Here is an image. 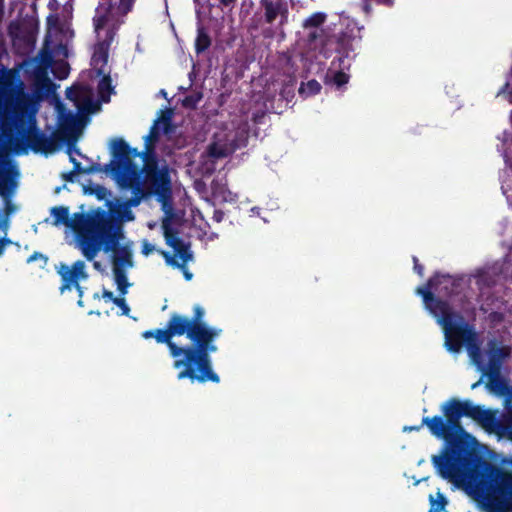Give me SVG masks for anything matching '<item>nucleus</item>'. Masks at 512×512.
Segmentation results:
<instances>
[{
    "instance_id": "obj_2",
    "label": "nucleus",
    "mask_w": 512,
    "mask_h": 512,
    "mask_svg": "<svg viewBox=\"0 0 512 512\" xmlns=\"http://www.w3.org/2000/svg\"><path fill=\"white\" fill-rule=\"evenodd\" d=\"M425 306L437 318L442 326L445 335V346L448 351L458 353L464 344L471 361L489 377L487 387L495 393H503L504 384L493 377L498 374L501 363L510 355L511 349L508 346H497L491 343L486 353L487 361L483 359L480 351V342L476 332L464 322L462 317L452 312L450 306L443 301L429 297L423 293Z\"/></svg>"
},
{
    "instance_id": "obj_62",
    "label": "nucleus",
    "mask_w": 512,
    "mask_h": 512,
    "mask_svg": "<svg viewBox=\"0 0 512 512\" xmlns=\"http://www.w3.org/2000/svg\"><path fill=\"white\" fill-rule=\"evenodd\" d=\"M75 151H76V153H77L78 155H80V154H81V153H80V151H79V149H76Z\"/></svg>"
},
{
    "instance_id": "obj_38",
    "label": "nucleus",
    "mask_w": 512,
    "mask_h": 512,
    "mask_svg": "<svg viewBox=\"0 0 512 512\" xmlns=\"http://www.w3.org/2000/svg\"><path fill=\"white\" fill-rule=\"evenodd\" d=\"M158 136H159V133L156 129V127H152L151 130H150V133L149 135L146 136L145 140H146V144H150L151 147L154 149V143L157 141L158 139Z\"/></svg>"
},
{
    "instance_id": "obj_55",
    "label": "nucleus",
    "mask_w": 512,
    "mask_h": 512,
    "mask_svg": "<svg viewBox=\"0 0 512 512\" xmlns=\"http://www.w3.org/2000/svg\"><path fill=\"white\" fill-rule=\"evenodd\" d=\"M414 430H416V426H415V425H412V426H404V427H403V431H404V432H406V431L411 432V431H414Z\"/></svg>"
},
{
    "instance_id": "obj_47",
    "label": "nucleus",
    "mask_w": 512,
    "mask_h": 512,
    "mask_svg": "<svg viewBox=\"0 0 512 512\" xmlns=\"http://www.w3.org/2000/svg\"><path fill=\"white\" fill-rule=\"evenodd\" d=\"M67 75H68V67L66 65H64L61 69H59V72L56 74V76L59 79H64L67 77Z\"/></svg>"
},
{
    "instance_id": "obj_20",
    "label": "nucleus",
    "mask_w": 512,
    "mask_h": 512,
    "mask_svg": "<svg viewBox=\"0 0 512 512\" xmlns=\"http://www.w3.org/2000/svg\"><path fill=\"white\" fill-rule=\"evenodd\" d=\"M306 30L308 31L306 34L308 45L313 48H319L320 53L326 58L330 57L328 54L329 49L327 48L329 36L325 33V30L323 28H311Z\"/></svg>"
},
{
    "instance_id": "obj_18",
    "label": "nucleus",
    "mask_w": 512,
    "mask_h": 512,
    "mask_svg": "<svg viewBox=\"0 0 512 512\" xmlns=\"http://www.w3.org/2000/svg\"><path fill=\"white\" fill-rule=\"evenodd\" d=\"M505 145L504 157L508 167L502 175V191L507 201L512 203V139L506 140Z\"/></svg>"
},
{
    "instance_id": "obj_43",
    "label": "nucleus",
    "mask_w": 512,
    "mask_h": 512,
    "mask_svg": "<svg viewBox=\"0 0 512 512\" xmlns=\"http://www.w3.org/2000/svg\"><path fill=\"white\" fill-rule=\"evenodd\" d=\"M155 250V246L148 241H144L142 244V254L145 256L150 255Z\"/></svg>"
},
{
    "instance_id": "obj_36",
    "label": "nucleus",
    "mask_w": 512,
    "mask_h": 512,
    "mask_svg": "<svg viewBox=\"0 0 512 512\" xmlns=\"http://www.w3.org/2000/svg\"><path fill=\"white\" fill-rule=\"evenodd\" d=\"M81 96V90L76 87H69L66 89V97L67 99L78 102L79 98Z\"/></svg>"
},
{
    "instance_id": "obj_42",
    "label": "nucleus",
    "mask_w": 512,
    "mask_h": 512,
    "mask_svg": "<svg viewBox=\"0 0 512 512\" xmlns=\"http://www.w3.org/2000/svg\"><path fill=\"white\" fill-rule=\"evenodd\" d=\"M101 171H104V167H102L100 164L93 163L88 167H85V174H92Z\"/></svg>"
},
{
    "instance_id": "obj_52",
    "label": "nucleus",
    "mask_w": 512,
    "mask_h": 512,
    "mask_svg": "<svg viewBox=\"0 0 512 512\" xmlns=\"http://www.w3.org/2000/svg\"><path fill=\"white\" fill-rule=\"evenodd\" d=\"M220 4L224 7L233 6L236 0H219Z\"/></svg>"
},
{
    "instance_id": "obj_54",
    "label": "nucleus",
    "mask_w": 512,
    "mask_h": 512,
    "mask_svg": "<svg viewBox=\"0 0 512 512\" xmlns=\"http://www.w3.org/2000/svg\"><path fill=\"white\" fill-rule=\"evenodd\" d=\"M181 270L183 271L186 280H190L192 278V273H190L186 267Z\"/></svg>"
},
{
    "instance_id": "obj_48",
    "label": "nucleus",
    "mask_w": 512,
    "mask_h": 512,
    "mask_svg": "<svg viewBox=\"0 0 512 512\" xmlns=\"http://www.w3.org/2000/svg\"><path fill=\"white\" fill-rule=\"evenodd\" d=\"M224 218V212L221 211V210H215L214 211V215H213V219L216 221V222H221Z\"/></svg>"
},
{
    "instance_id": "obj_39",
    "label": "nucleus",
    "mask_w": 512,
    "mask_h": 512,
    "mask_svg": "<svg viewBox=\"0 0 512 512\" xmlns=\"http://www.w3.org/2000/svg\"><path fill=\"white\" fill-rule=\"evenodd\" d=\"M70 161L73 164L72 171L78 175V174H85V167L82 166V164L77 161L74 157L70 156Z\"/></svg>"
},
{
    "instance_id": "obj_41",
    "label": "nucleus",
    "mask_w": 512,
    "mask_h": 512,
    "mask_svg": "<svg viewBox=\"0 0 512 512\" xmlns=\"http://www.w3.org/2000/svg\"><path fill=\"white\" fill-rule=\"evenodd\" d=\"M37 260H41L43 265H45L47 263L48 258L39 252H34L32 255L29 256L27 262L30 263Z\"/></svg>"
},
{
    "instance_id": "obj_30",
    "label": "nucleus",
    "mask_w": 512,
    "mask_h": 512,
    "mask_svg": "<svg viewBox=\"0 0 512 512\" xmlns=\"http://www.w3.org/2000/svg\"><path fill=\"white\" fill-rule=\"evenodd\" d=\"M113 274L118 290L122 295L126 294L127 288L129 287L126 271L124 269L117 268L116 270H113Z\"/></svg>"
},
{
    "instance_id": "obj_5",
    "label": "nucleus",
    "mask_w": 512,
    "mask_h": 512,
    "mask_svg": "<svg viewBox=\"0 0 512 512\" xmlns=\"http://www.w3.org/2000/svg\"><path fill=\"white\" fill-rule=\"evenodd\" d=\"M117 221L113 214L97 208L88 213H74L69 225L76 234L77 244L83 256L92 261L99 252L102 239H111V227Z\"/></svg>"
},
{
    "instance_id": "obj_4",
    "label": "nucleus",
    "mask_w": 512,
    "mask_h": 512,
    "mask_svg": "<svg viewBox=\"0 0 512 512\" xmlns=\"http://www.w3.org/2000/svg\"><path fill=\"white\" fill-rule=\"evenodd\" d=\"M142 166H136L131 171V177H126L119 184L123 189L132 191L127 199L128 206H138L141 201L150 196H156L158 201L166 206L172 196V181L170 168L165 160L159 159L150 144L142 152Z\"/></svg>"
},
{
    "instance_id": "obj_29",
    "label": "nucleus",
    "mask_w": 512,
    "mask_h": 512,
    "mask_svg": "<svg viewBox=\"0 0 512 512\" xmlns=\"http://www.w3.org/2000/svg\"><path fill=\"white\" fill-rule=\"evenodd\" d=\"M136 0H117V2L113 3L115 14L118 17H126L130 12H132Z\"/></svg>"
},
{
    "instance_id": "obj_22",
    "label": "nucleus",
    "mask_w": 512,
    "mask_h": 512,
    "mask_svg": "<svg viewBox=\"0 0 512 512\" xmlns=\"http://www.w3.org/2000/svg\"><path fill=\"white\" fill-rule=\"evenodd\" d=\"M78 118L72 112L61 113L60 115V129L61 132L67 136H72L76 133L78 128Z\"/></svg>"
},
{
    "instance_id": "obj_61",
    "label": "nucleus",
    "mask_w": 512,
    "mask_h": 512,
    "mask_svg": "<svg viewBox=\"0 0 512 512\" xmlns=\"http://www.w3.org/2000/svg\"><path fill=\"white\" fill-rule=\"evenodd\" d=\"M161 96H166L165 90H161Z\"/></svg>"
},
{
    "instance_id": "obj_13",
    "label": "nucleus",
    "mask_w": 512,
    "mask_h": 512,
    "mask_svg": "<svg viewBox=\"0 0 512 512\" xmlns=\"http://www.w3.org/2000/svg\"><path fill=\"white\" fill-rule=\"evenodd\" d=\"M351 65V57L334 58L326 72L325 83L333 85L337 89L346 85L350 79V75L347 72L350 70Z\"/></svg>"
},
{
    "instance_id": "obj_15",
    "label": "nucleus",
    "mask_w": 512,
    "mask_h": 512,
    "mask_svg": "<svg viewBox=\"0 0 512 512\" xmlns=\"http://www.w3.org/2000/svg\"><path fill=\"white\" fill-rule=\"evenodd\" d=\"M355 37L350 32L342 31L337 35L329 36L327 47L333 46L337 53L336 58L351 57V53L354 51L353 42Z\"/></svg>"
},
{
    "instance_id": "obj_59",
    "label": "nucleus",
    "mask_w": 512,
    "mask_h": 512,
    "mask_svg": "<svg viewBox=\"0 0 512 512\" xmlns=\"http://www.w3.org/2000/svg\"><path fill=\"white\" fill-rule=\"evenodd\" d=\"M52 62L51 56H47V63L50 64Z\"/></svg>"
},
{
    "instance_id": "obj_12",
    "label": "nucleus",
    "mask_w": 512,
    "mask_h": 512,
    "mask_svg": "<svg viewBox=\"0 0 512 512\" xmlns=\"http://www.w3.org/2000/svg\"><path fill=\"white\" fill-rule=\"evenodd\" d=\"M260 7L263 9L264 22L273 25L278 20V28L288 24L289 8L285 0H260Z\"/></svg>"
},
{
    "instance_id": "obj_7",
    "label": "nucleus",
    "mask_w": 512,
    "mask_h": 512,
    "mask_svg": "<svg viewBox=\"0 0 512 512\" xmlns=\"http://www.w3.org/2000/svg\"><path fill=\"white\" fill-rule=\"evenodd\" d=\"M111 239H102L99 243V251L112 252L113 270L124 269L133 266L132 252L128 246H121L120 241L124 239V231L120 221H116L111 227Z\"/></svg>"
},
{
    "instance_id": "obj_25",
    "label": "nucleus",
    "mask_w": 512,
    "mask_h": 512,
    "mask_svg": "<svg viewBox=\"0 0 512 512\" xmlns=\"http://www.w3.org/2000/svg\"><path fill=\"white\" fill-rule=\"evenodd\" d=\"M51 215L53 217V224L55 226L59 225H69L70 215L69 208L66 206H56L51 209Z\"/></svg>"
},
{
    "instance_id": "obj_53",
    "label": "nucleus",
    "mask_w": 512,
    "mask_h": 512,
    "mask_svg": "<svg viewBox=\"0 0 512 512\" xmlns=\"http://www.w3.org/2000/svg\"><path fill=\"white\" fill-rule=\"evenodd\" d=\"M4 1L5 0H0V22L2 21L3 16H4V8H5Z\"/></svg>"
},
{
    "instance_id": "obj_33",
    "label": "nucleus",
    "mask_w": 512,
    "mask_h": 512,
    "mask_svg": "<svg viewBox=\"0 0 512 512\" xmlns=\"http://www.w3.org/2000/svg\"><path fill=\"white\" fill-rule=\"evenodd\" d=\"M296 84L295 78H290L287 83H285L280 91V95L282 98L289 100L294 96V88Z\"/></svg>"
},
{
    "instance_id": "obj_60",
    "label": "nucleus",
    "mask_w": 512,
    "mask_h": 512,
    "mask_svg": "<svg viewBox=\"0 0 512 512\" xmlns=\"http://www.w3.org/2000/svg\"><path fill=\"white\" fill-rule=\"evenodd\" d=\"M161 96H166L165 90H161Z\"/></svg>"
},
{
    "instance_id": "obj_19",
    "label": "nucleus",
    "mask_w": 512,
    "mask_h": 512,
    "mask_svg": "<svg viewBox=\"0 0 512 512\" xmlns=\"http://www.w3.org/2000/svg\"><path fill=\"white\" fill-rule=\"evenodd\" d=\"M443 412L448 422H456L464 415L472 413L471 403L468 401L450 400L443 405Z\"/></svg>"
},
{
    "instance_id": "obj_27",
    "label": "nucleus",
    "mask_w": 512,
    "mask_h": 512,
    "mask_svg": "<svg viewBox=\"0 0 512 512\" xmlns=\"http://www.w3.org/2000/svg\"><path fill=\"white\" fill-rule=\"evenodd\" d=\"M85 194L94 195L98 200H104L111 195L110 190L99 184H88L83 187Z\"/></svg>"
},
{
    "instance_id": "obj_28",
    "label": "nucleus",
    "mask_w": 512,
    "mask_h": 512,
    "mask_svg": "<svg viewBox=\"0 0 512 512\" xmlns=\"http://www.w3.org/2000/svg\"><path fill=\"white\" fill-rule=\"evenodd\" d=\"M321 88V84L317 80L312 79L309 80L307 83H302L301 86L299 87L298 92L303 97H310L319 94Z\"/></svg>"
},
{
    "instance_id": "obj_31",
    "label": "nucleus",
    "mask_w": 512,
    "mask_h": 512,
    "mask_svg": "<svg viewBox=\"0 0 512 512\" xmlns=\"http://www.w3.org/2000/svg\"><path fill=\"white\" fill-rule=\"evenodd\" d=\"M431 508L429 512H441L444 510L447 501L444 496L440 493H436L435 496H430Z\"/></svg>"
},
{
    "instance_id": "obj_6",
    "label": "nucleus",
    "mask_w": 512,
    "mask_h": 512,
    "mask_svg": "<svg viewBox=\"0 0 512 512\" xmlns=\"http://www.w3.org/2000/svg\"><path fill=\"white\" fill-rule=\"evenodd\" d=\"M112 160L104 166V172L111 173L119 185L123 179H129V173L137 166L133 158L141 157L142 152L136 148H131L122 138H116L112 141L111 147Z\"/></svg>"
},
{
    "instance_id": "obj_57",
    "label": "nucleus",
    "mask_w": 512,
    "mask_h": 512,
    "mask_svg": "<svg viewBox=\"0 0 512 512\" xmlns=\"http://www.w3.org/2000/svg\"><path fill=\"white\" fill-rule=\"evenodd\" d=\"M412 260H413V268L416 269V256H413Z\"/></svg>"
},
{
    "instance_id": "obj_58",
    "label": "nucleus",
    "mask_w": 512,
    "mask_h": 512,
    "mask_svg": "<svg viewBox=\"0 0 512 512\" xmlns=\"http://www.w3.org/2000/svg\"><path fill=\"white\" fill-rule=\"evenodd\" d=\"M94 267H95L96 269H99V268H100V263H99V262H94Z\"/></svg>"
},
{
    "instance_id": "obj_11",
    "label": "nucleus",
    "mask_w": 512,
    "mask_h": 512,
    "mask_svg": "<svg viewBox=\"0 0 512 512\" xmlns=\"http://www.w3.org/2000/svg\"><path fill=\"white\" fill-rule=\"evenodd\" d=\"M85 267V262L82 260H77L72 264V266H68L64 263L60 264L57 269V273L61 277V286L59 288L61 293L75 287L79 293V297H82L83 291L79 285V280L86 279L88 277Z\"/></svg>"
},
{
    "instance_id": "obj_1",
    "label": "nucleus",
    "mask_w": 512,
    "mask_h": 512,
    "mask_svg": "<svg viewBox=\"0 0 512 512\" xmlns=\"http://www.w3.org/2000/svg\"><path fill=\"white\" fill-rule=\"evenodd\" d=\"M204 317V308L195 305L191 317L173 312L164 328L146 330L141 334L144 339L153 338L158 344L168 347L174 359L173 368L181 369L177 374L178 380L220 382L219 375L213 370L211 354L218 350L215 340L221 329L209 326Z\"/></svg>"
},
{
    "instance_id": "obj_3",
    "label": "nucleus",
    "mask_w": 512,
    "mask_h": 512,
    "mask_svg": "<svg viewBox=\"0 0 512 512\" xmlns=\"http://www.w3.org/2000/svg\"><path fill=\"white\" fill-rule=\"evenodd\" d=\"M431 433L447 442V447L438 456L433 457L438 473L457 486H471L479 477L478 465L463 456L454 446H475L477 440L467 433L458 423L444 422L440 417L423 418Z\"/></svg>"
},
{
    "instance_id": "obj_45",
    "label": "nucleus",
    "mask_w": 512,
    "mask_h": 512,
    "mask_svg": "<svg viewBox=\"0 0 512 512\" xmlns=\"http://www.w3.org/2000/svg\"><path fill=\"white\" fill-rule=\"evenodd\" d=\"M75 177H76V174L72 170L67 173L62 174V178L66 182H70V183H73L75 181Z\"/></svg>"
},
{
    "instance_id": "obj_35",
    "label": "nucleus",
    "mask_w": 512,
    "mask_h": 512,
    "mask_svg": "<svg viewBox=\"0 0 512 512\" xmlns=\"http://www.w3.org/2000/svg\"><path fill=\"white\" fill-rule=\"evenodd\" d=\"M208 155L213 158H223L226 156V153L222 147L212 143L208 146Z\"/></svg>"
},
{
    "instance_id": "obj_51",
    "label": "nucleus",
    "mask_w": 512,
    "mask_h": 512,
    "mask_svg": "<svg viewBox=\"0 0 512 512\" xmlns=\"http://www.w3.org/2000/svg\"><path fill=\"white\" fill-rule=\"evenodd\" d=\"M116 29H117V26L115 24H113L112 27L108 29L107 38L110 41L113 39V35H114Z\"/></svg>"
},
{
    "instance_id": "obj_44",
    "label": "nucleus",
    "mask_w": 512,
    "mask_h": 512,
    "mask_svg": "<svg viewBox=\"0 0 512 512\" xmlns=\"http://www.w3.org/2000/svg\"><path fill=\"white\" fill-rule=\"evenodd\" d=\"M165 112L167 113V116H164L162 120H163V123L166 126L165 127V131L167 132L168 131L167 127L170 126V124H171L172 110L171 109H167Z\"/></svg>"
},
{
    "instance_id": "obj_14",
    "label": "nucleus",
    "mask_w": 512,
    "mask_h": 512,
    "mask_svg": "<svg viewBox=\"0 0 512 512\" xmlns=\"http://www.w3.org/2000/svg\"><path fill=\"white\" fill-rule=\"evenodd\" d=\"M108 55L106 52H102L99 55L95 54L92 57V61L95 67H97L98 62L102 63V66L107 64ZM97 75H101L102 78L98 83V94L103 102L110 101V95L114 92V87L112 86V79L109 74H106L103 67L97 68Z\"/></svg>"
},
{
    "instance_id": "obj_56",
    "label": "nucleus",
    "mask_w": 512,
    "mask_h": 512,
    "mask_svg": "<svg viewBox=\"0 0 512 512\" xmlns=\"http://www.w3.org/2000/svg\"><path fill=\"white\" fill-rule=\"evenodd\" d=\"M364 11L367 14L370 13V11H371V7H370V5L367 2H365V4H364Z\"/></svg>"
},
{
    "instance_id": "obj_37",
    "label": "nucleus",
    "mask_w": 512,
    "mask_h": 512,
    "mask_svg": "<svg viewBox=\"0 0 512 512\" xmlns=\"http://www.w3.org/2000/svg\"><path fill=\"white\" fill-rule=\"evenodd\" d=\"M113 303L118 306L122 310L123 315H128L130 312V307L127 305L126 301L122 297H117L113 299Z\"/></svg>"
},
{
    "instance_id": "obj_10",
    "label": "nucleus",
    "mask_w": 512,
    "mask_h": 512,
    "mask_svg": "<svg viewBox=\"0 0 512 512\" xmlns=\"http://www.w3.org/2000/svg\"><path fill=\"white\" fill-rule=\"evenodd\" d=\"M471 414L488 432L502 435L506 434L512 439L511 415L503 416L502 419L499 420L497 418V412L480 408L473 409Z\"/></svg>"
},
{
    "instance_id": "obj_34",
    "label": "nucleus",
    "mask_w": 512,
    "mask_h": 512,
    "mask_svg": "<svg viewBox=\"0 0 512 512\" xmlns=\"http://www.w3.org/2000/svg\"><path fill=\"white\" fill-rule=\"evenodd\" d=\"M200 99H201V95L190 94V95L185 96V98L182 101V104L186 108L194 109V108H196Z\"/></svg>"
},
{
    "instance_id": "obj_9",
    "label": "nucleus",
    "mask_w": 512,
    "mask_h": 512,
    "mask_svg": "<svg viewBox=\"0 0 512 512\" xmlns=\"http://www.w3.org/2000/svg\"><path fill=\"white\" fill-rule=\"evenodd\" d=\"M17 147L21 152H27L28 149H31L34 153L48 155L56 151L57 142L53 137L47 136L35 125H31L18 141Z\"/></svg>"
},
{
    "instance_id": "obj_17",
    "label": "nucleus",
    "mask_w": 512,
    "mask_h": 512,
    "mask_svg": "<svg viewBox=\"0 0 512 512\" xmlns=\"http://www.w3.org/2000/svg\"><path fill=\"white\" fill-rule=\"evenodd\" d=\"M509 246V252L502 264L496 263L478 273L476 277L479 283H486V277L491 274H502L506 278H512V242Z\"/></svg>"
},
{
    "instance_id": "obj_16",
    "label": "nucleus",
    "mask_w": 512,
    "mask_h": 512,
    "mask_svg": "<svg viewBox=\"0 0 512 512\" xmlns=\"http://www.w3.org/2000/svg\"><path fill=\"white\" fill-rule=\"evenodd\" d=\"M117 16L114 11V5L112 0L100 2L95 9V15L93 17L94 31L99 35L100 31L103 30L114 17Z\"/></svg>"
},
{
    "instance_id": "obj_26",
    "label": "nucleus",
    "mask_w": 512,
    "mask_h": 512,
    "mask_svg": "<svg viewBox=\"0 0 512 512\" xmlns=\"http://www.w3.org/2000/svg\"><path fill=\"white\" fill-rule=\"evenodd\" d=\"M327 20V14L324 12H314L309 17L304 19L302 23L303 29L322 28Z\"/></svg>"
},
{
    "instance_id": "obj_46",
    "label": "nucleus",
    "mask_w": 512,
    "mask_h": 512,
    "mask_svg": "<svg viewBox=\"0 0 512 512\" xmlns=\"http://www.w3.org/2000/svg\"><path fill=\"white\" fill-rule=\"evenodd\" d=\"M40 74H42V78H43V85H44V86H47V87H51V86H52V82H51V80L47 77L46 72H45V71H41V72L39 71V72L37 73V77H39V76H40Z\"/></svg>"
},
{
    "instance_id": "obj_23",
    "label": "nucleus",
    "mask_w": 512,
    "mask_h": 512,
    "mask_svg": "<svg viewBox=\"0 0 512 512\" xmlns=\"http://www.w3.org/2000/svg\"><path fill=\"white\" fill-rule=\"evenodd\" d=\"M106 206L109 208V211H107L109 214H113L118 221L121 222V226L123 227L122 223L124 221H132L134 220V215L132 211L130 210L131 206H128L127 201L125 202V205H120L116 208H113L112 201L107 200Z\"/></svg>"
},
{
    "instance_id": "obj_21",
    "label": "nucleus",
    "mask_w": 512,
    "mask_h": 512,
    "mask_svg": "<svg viewBox=\"0 0 512 512\" xmlns=\"http://www.w3.org/2000/svg\"><path fill=\"white\" fill-rule=\"evenodd\" d=\"M486 482L499 489L512 486V475L497 468H491L486 472Z\"/></svg>"
},
{
    "instance_id": "obj_40",
    "label": "nucleus",
    "mask_w": 512,
    "mask_h": 512,
    "mask_svg": "<svg viewBox=\"0 0 512 512\" xmlns=\"http://www.w3.org/2000/svg\"><path fill=\"white\" fill-rule=\"evenodd\" d=\"M9 182H10V179L8 178V176L0 173V195L5 194V191L8 188Z\"/></svg>"
},
{
    "instance_id": "obj_8",
    "label": "nucleus",
    "mask_w": 512,
    "mask_h": 512,
    "mask_svg": "<svg viewBox=\"0 0 512 512\" xmlns=\"http://www.w3.org/2000/svg\"><path fill=\"white\" fill-rule=\"evenodd\" d=\"M163 230L166 244L173 249L175 255L179 257L181 262H178L175 256H172L167 251L161 250L160 254L165 259L167 265L184 269L185 266H187V263L193 259L190 243H187L178 237V231L171 228L168 223L163 224Z\"/></svg>"
},
{
    "instance_id": "obj_49",
    "label": "nucleus",
    "mask_w": 512,
    "mask_h": 512,
    "mask_svg": "<svg viewBox=\"0 0 512 512\" xmlns=\"http://www.w3.org/2000/svg\"><path fill=\"white\" fill-rule=\"evenodd\" d=\"M10 243L11 241L8 238H0V255L3 254L5 246Z\"/></svg>"
},
{
    "instance_id": "obj_32",
    "label": "nucleus",
    "mask_w": 512,
    "mask_h": 512,
    "mask_svg": "<svg viewBox=\"0 0 512 512\" xmlns=\"http://www.w3.org/2000/svg\"><path fill=\"white\" fill-rule=\"evenodd\" d=\"M77 106L79 112L87 114L94 113L98 108L97 103L88 97L85 98L81 104H77Z\"/></svg>"
},
{
    "instance_id": "obj_24",
    "label": "nucleus",
    "mask_w": 512,
    "mask_h": 512,
    "mask_svg": "<svg viewBox=\"0 0 512 512\" xmlns=\"http://www.w3.org/2000/svg\"><path fill=\"white\" fill-rule=\"evenodd\" d=\"M211 46V38L203 26L197 29V37L195 39V52L201 54Z\"/></svg>"
},
{
    "instance_id": "obj_50",
    "label": "nucleus",
    "mask_w": 512,
    "mask_h": 512,
    "mask_svg": "<svg viewBox=\"0 0 512 512\" xmlns=\"http://www.w3.org/2000/svg\"><path fill=\"white\" fill-rule=\"evenodd\" d=\"M102 297L104 299H108V300H111L113 302V299H115L116 297H114V294L113 292L109 291V290H104L103 293H102Z\"/></svg>"
}]
</instances>
